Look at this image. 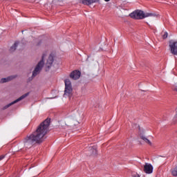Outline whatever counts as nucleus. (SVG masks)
<instances>
[{"instance_id":"1","label":"nucleus","mask_w":177,"mask_h":177,"mask_svg":"<svg viewBox=\"0 0 177 177\" xmlns=\"http://www.w3.org/2000/svg\"><path fill=\"white\" fill-rule=\"evenodd\" d=\"M50 124V120L49 119H46L41 122L35 132L24 139V147L26 149H31L36 143H42L45 140L44 137L48 133Z\"/></svg>"},{"instance_id":"2","label":"nucleus","mask_w":177,"mask_h":177,"mask_svg":"<svg viewBox=\"0 0 177 177\" xmlns=\"http://www.w3.org/2000/svg\"><path fill=\"white\" fill-rule=\"evenodd\" d=\"M150 16H153V14L149 12L145 13L140 10H135L130 14V17H131V19H136V20H142V19L150 17Z\"/></svg>"},{"instance_id":"3","label":"nucleus","mask_w":177,"mask_h":177,"mask_svg":"<svg viewBox=\"0 0 177 177\" xmlns=\"http://www.w3.org/2000/svg\"><path fill=\"white\" fill-rule=\"evenodd\" d=\"M45 56H46V55H45V54L42 55L41 59L37 63L34 71H32V77L33 78L35 77H37L38 75V74H39V73H41V71H42V68H44V66L45 65V62L44 61L45 59Z\"/></svg>"},{"instance_id":"4","label":"nucleus","mask_w":177,"mask_h":177,"mask_svg":"<svg viewBox=\"0 0 177 177\" xmlns=\"http://www.w3.org/2000/svg\"><path fill=\"white\" fill-rule=\"evenodd\" d=\"M65 82V90H64V97H71L73 95V86L71 85V82L70 80L66 79Z\"/></svg>"},{"instance_id":"5","label":"nucleus","mask_w":177,"mask_h":177,"mask_svg":"<svg viewBox=\"0 0 177 177\" xmlns=\"http://www.w3.org/2000/svg\"><path fill=\"white\" fill-rule=\"evenodd\" d=\"M28 95H30V93H25L24 95H21V97H19L18 99L15 100L12 102L6 105L3 108V110H6V109H9V107H10V106H13V104H16V103H18V102L23 100V99H26V97H27V96H28Z\"/></svg>"},{"instance_id":"6","label":"nucleus","mask_w":177,"mask_h":177,"mask_svg":"<svg viewBox=\"0 0 177 177\" xmlns=\"http://www.w3.org/2000/svg\"><path fill=\"white\" fill-rule=\"evenodd\" d=\"M54 59L53 55H50L47 59L46 63V71H49L50 70V67H52V64H53Z\"/></svg>"},{"instance_id":"7","label":"nucleus","mask_w":177,"mask_h":177,"mask_svg":"<svg viewBox=\"0 0 177 177\" xmlns=\"http://www.w3.org/2000/svg\"><path fill=\"white\" fill-rule=\"evenodd\" d=\"M171 53L177 56V41H174L169 44Z\"/></svg>"},{"instance_id":"8","label":"nucleus","mask_w":177,"mask_h":177,"mask_svg":"<svg viewBox=\"0 0 177 177\" xmlns=\"http://www.w3.org/2000/svg\"><path fill=\"white\" fill-rule=\"evenodd\" d=\"M144 172L145 174H153V165L150 163H145L144 165Z\"/></svg>"},{"instance_id":"9","label":"nucleus","mask_w":177,"mask_h":177,"mask_svg":"<svg viewBox=\"0 0 177 177\" xmlns=\"http://www.w3.org/2000/svg\"><path fill=\"white\" fill-rule=\"evenodd\" d=\"M70 77L72 80H78V78L81 77V72H80L79 71H73L71 73Z\"/></svg>"},{"instance_id":"10","label":"nucleus","mask_w":177,"mask_h":177,"mask_svg":"<svg viewBox=\"0 0 177 177\" xmlns=\"http://www.w3.org/2000/svg\"><path fill=\"white\" fill-rule=\"evenodd\" d=\"M16 75L9 76L8 77H4L0 80L1 84H5V82H9V81H12V80H15L16 78Z\"/></svg>"},{"instance_id":"11","label":"nucleus","mask_w":177,"mask_h":177,"mask_svg":"<svg viewBox=\"0 0 177 177\" xmlns=\"http://www.w3.org/2000/svg\"><path fill=\"white\" fill-rule=\"evenodd\" d=\"M96 0H82V3L84 5H91L92 3H95Z\"/></svg>"},{"instance_id":"12","label":"nucleus","mask_w":177,"mask_h":177,"mask_svg":"<svg viewBox=\"0 0 177 177\" xmlns=\"http://www.w3.org/2000/svg\"><path fill=\"white\" fill-rule=\"evenodd\" d=\"M140 138L145 143H147V145H149V146H151V142L147 139L145 136H140Z\"/></svg>"},{"instance_id":"13","label":"nucleus","mask_w":177,"mask_h":177,"mask_svg":"<svg viewBox=\"0 0 177 177\" xmlns=\"http://www.w3.org/2000/svg\"><path fill=\"white\" fill-rule=\"evenodd\" d=\"M17 45H19V41H16L12 46L10 47V51L15 52L16 50V48H17Z\"/></svg>"},{"instance_id":"14","label":"nucleus","mask_w":177,"mask_h":177,"mask_svg":"<svg viewBox=\"0 0 177 177\" xmlns=\"http://www.w3.org/2000/svg\"><path fill=\"white\" fill-rule=\"evenodd\" d=\"M171 175H173V176H177V167L171 169Z\"/></svg>"},{"instance_id":"15","label":"nucleus","mask_w":177,"mask_h":177,"mask_svg":"<svg viewBox=\"0 0 177 177\" xmlns=\"http://www.w3.org/2000/svg\"><path fill=\"white\" fill-rule=\"evenodd\" d=\"M91 150H92L93 154H97V150L96 149V147H91Z\"/></svg>"},{"instance_id":"16","label":"nucleus","mask_w":177,"mask_h":177,"mask_svg":"<svg viewBox=\"0 0 177 177\" xmlns=\"http://www.w3.org/2000/svg\"><path fill=\"white\" fill-rule=\"evenodd\" d=\"M168 37V32H165L164 35H162L163 39H165Z\"/></svg>"},{"instance_id":"17","label":"nucleus","mask_w":177,"mask_h":177,"mask_svg":"<svg viewBox=\"0 0 177 177\" xmlns=\"http://www.w3.org/2000/svg\"><path fill=\"white\" fill-rule=\"evenodd\" d=\"M5 158V156L1 155L0 156V161H2V160H3Z\"/></svg>"},{"instance_id":"18","label":"nucleus","mask_w":177,"mask_h":177,"mask_svg":"<svg viewBox=\"0 0 177 177\" xmlns=\"http://www.w3.org/2000/svg\"><path fill=\"white\" fill-rule=\"evenodd\" d=\"M174 91H175L176 92H177V84H176L174 85Z\"/></svg>"},{"instance_id":"19","label":"nucleus","mask_w":177,"mask_h":177,"mask_svg":"<svg viewBox=\"0 0 177 177\" xmlns=\"http://www.w3.org/2000/svg\"><path fill=\"white\" fill-rule=\"evenodd\" d=\"M106 2H109L110 0H104Z\"/></svg>"}]
</instances>
